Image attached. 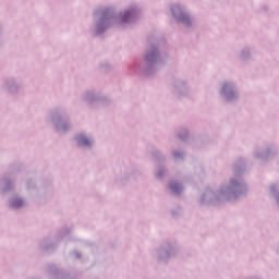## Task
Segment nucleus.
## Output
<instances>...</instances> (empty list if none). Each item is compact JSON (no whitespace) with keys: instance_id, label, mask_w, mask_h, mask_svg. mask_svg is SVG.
I'll return each instance as SVG.
<instances>
[{"instance_id":"nucleus-1","label":"nucleus","mask_w":279,"mask_h":279,"mask_svg":"<svg viewBox=\"0 0 279 279\" xmlns=\"http://www.w3.org/2000/svg\"><path fill=\"white\" fill-rule=\"evenodd\" d=\"M12 206H13V208H20V206H23V201L14 199V201H12Z\"/></svg>"},{"instance_id":"nucleus-4","label":"nucleus","mask_w":279,"mask_h":279,"mask_svg":"<svg viewBox=\"0 0 279 279\" xmlns=\"http://www.w3.org/2000/svg\"><path fill=\"white\" fill-rule=\"evenodd\" d=\"M128 16H132V13L131 12H126L125 15H124V21H128Z\"/></svg>"},{"instance_id":"nucleus-3","label":"nucleus","mask_w":279,"mask_h":279,"mask_svg":"<svg viewBox=\"0 0 279 279\" xmlns=\"http://www.w3.org/2000/svg\"><path fill=\"white\" fill-rule=\"evenodd\" d=\"M170 189H171V191H174V193H178V191H180V185H178V184H171V185H170Z\"/></svg>"},{"instance_id":"nucleus-2","label":"nucleus","mask_w":279,"mask_h":279,"mask_svg":"<svg viewBox=\"0 0 279 279\" xmlns=\"http://www.w3.org/2000/svg\"><path fill=\"white\" fill-rule=\"evenodd\" d=\"M78 143H80V145H84V146L90 145V141H88V138H86V137H80Z\"/></svg>"}]
</instances>
